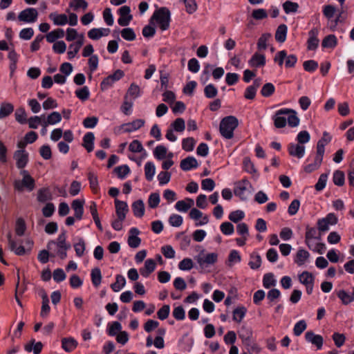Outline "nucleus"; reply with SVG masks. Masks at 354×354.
Returning a JSON list of instances; mask_svg holds the SVG:
<instances>
[{"instance_id":"17","label":"nucleus","mask_w":354,"mask_h":354,"mask_svg":"<svg viewBox=\"0 0 354 354\" xmlns=\"http://www.w3.org/2000/svg\"><path fill=\"white\" fill-rule=\"evenodd\" d=\"M198 165L196 159L192 156L182 160L180 164V167L183 171H189L192 168H196Z\"/></svg>"},{"instance_id":"12","label":"nucleus","mask_w":354,"mask_h":354,"mask_svg":"<svg viewBox=\"0 0 354 354\" xmlns=\"http://www.w3.org/2000/svg\"><path fill=\"white\" fill-rule=\"evenodd\" d=\"M9 248L11 251H13L17 255L21 256L26 253L25 248L20 245L18 247L17 246V243H21V241H15L12 239V235L10 233L7 235Z\"/></svg>"},{"instance_id":"57","label":"nucleus","mask_w":354,"mask_h":354,"mask_svg":"<svg viewBox=\"0 0 354 354\" xmlns=\"http://www.w3.org/2000/svg\"><path fill=\"white\" fill-rule=\"evenodd\" d=\"M275 279H274V276L272 273H267L264 275L263 279V284L266 288H269L271 286H274L275 285Z\"/></svg>"},{"instance_id":"36","label":"nucleus","mask_w":354,"mask_h":354,"mask_svg":"<svg viewBox=\"0 0 354 354\" xmlns=\"http://www.w3.org/2000/svg\"><path fill=\"white\" fill-rule=\"evenodd\" d=\"M247 309L244 306H239L233 311V320L240 323L245 315Z\"/></svg>"},{"instance_id":"24","label":"nucleus","mask_w":354,"mask_h":354,"mask_svg":"<svg viewBox=\"0 0 354 354\" xmlns=\"http://www.w3.org/2000/svg\"><path fill=\"white\" fill-rule=\"evenodd\" d=\"M14 111V106L10 102H3L0 106V119L10 115Z\"/></svg>"},{"instance_id":"35","label":"nucleus","mask_w":354,"mask_h":354,"mask_svg":"<svg viewBox=\"0 0 354 354\" xmlns=\"http://www.w3.org/2000/svg\"><path fill=\"white\" fill-rule=\"evenodd\" d=\"M156 167L153 162H147L145 165V174L146 179L151 181L155 174Z\"/></svg>"},{"instance_id":"23","label":"nucleus","mask_w":354,"mask_h":354,"mask_svg":"<svg viewBox=\"0 0 354 354\" xmlns=\"http://www.w3.org/2000/svg\"><path fill=\"white\" fill-rule=\"evenodd\" d=\"M287 31L288 28L286 25H279L275 32V39L279 43L284 42L286 39Z\"/></svg>"},{"instance_id":"10","label":"nucleus","mask_w":354,"mask_h":354,"mask_svg":"<svg viewBox=\"0 0 354 354\" xmlns=\"http://www.w3.org/2000/svg\"><path fill=\"white\" fill-rule=\"evenodd\" d=\"M115 212L118 218L124 220L126 214L129 211L128 205L126 202L115 200Z\"/></svg>"},{"instance_id":"9","label":"nucleus","mask_w":354,"mask_h":354,"mask_svg":"<svg viewBox=\"0 0 354 354\" xmlns=\"http://www.w3.org/2000/svg\"><path fill=\"white\" fill-rule=\"evenodd\" d=\"M18 169H24L28 162V153L25 150H17L13 156Z\"/></svg>"},{"instance_id":"49","label":"nucleus","mask_w":354,"mask_h":354,"mask_svg":"<svg viewBox=\"0 0 354 354\" xmlns=\"http://www.w3.org/2000/svg\"><path fill=\"white\" fill-rule=\"evenodd\" d=\"M251 261L249 262V266L251 269H258L261 264V258L259 254H252L250 256Z\"/></svg>"},{"instance_id":"20","label":"nucleus","mask_w":354,"mask_h":354,"mask_svg":"<svg viewBox=\"0 0 354 354\" xmlns=\"http://www.w3.org/2000/svg\"><path fill=\"white\" fill-rule=\"evenodd\" d=\"M94 140L95 136L92 132L86 133L84 136L82 146L88 152H91L93 150Z\"/></svg>"},{"instance_id":"32","label":"nucleus","mask_w":354,"mask_h":354,"mask_svg":"<svg viewBox=\"0 0 354 354\" xmlns=\"http://www.w3.org/2000/svg\"><path fill=\"white\" fill-rule=\"evenodd\" d=\"M337 37L334 35L326 36L322 41V46L324 48H333L337 46Z\"/></svg>"},{"instance_id":"30","label":"nucleus","mask_w":354,"mask_h":354,"mask_svg":"<svg viewBox=\"0 0 354 354\" xmlns=\"http://www.w3.org/2000/svg\"><path fill=\"white\" fill-rule=\"evenodd\" d=\"M52 194L48 188H42L38 191L37 200L40 203H45L51 200Z\"/></svg>"},{"instance_id":"25","label":"nucleus","mask_w":354,"mask_h":354,"mask_svg":"<svg viewBox=\"0 0 354 354\" xmlns=\"http://www.w3.org/2000/svg\"><path fill=\"white\" fill-rule=\"evenodd\" d=\"M194 205V201L191 198H187L185 201H179L176 203L175 207L178 211L187 212Z\"/></svg>"},{"instance_id":"51","label":"nucleus","mask_w":354,"mask_h":354,"mask_svg":"<svg viewBox=\"0 0 354 354\" xmlns=\"http://www.w3.org/2000/svg\"><path fill=\"white\" fill-rule=\"evenodd\" d=\"M195 140L193 138H187L183 140L182 147L186 151H192L195 145Z\"/></svg>"},{"instance_id":"38","label":"nucleus","mask_w":354,"mask_h":354,"mask_svg":"<svg viewBox=\"0 0 354 354\" xmlns=\"http://www.w3.org/2000/svg\"><path fill=\"white\" fill-rule=\"evenodd\" d=\"M15 120L20 124H26L27 122V114L23 107L18 108L15 113Z\"/></svg>"},{"instance_id":"22","label":"nucleus","mask_w":354,"mask_h":354,"mask_svg":"<svg viewBox=\"0 0 354 354\" xmlns=\"http://www.w3.org/2000/svg\"><path fill=\"white\" fill-rule=\"evenodd\" d=\"M132 209L135 216L142 217L145 214V204L142 200H138L133 203Z\"/></svg>"},{"instance_id":"58","label":"nucleus","mask_w":354,"mask_h":354,"mask_svg":"<svg viewBox=\"0 0 354 354\" xmlns=\"http://www.w3.org/2000/svg\"><path fill=\"white\" fill-rule=\"evenodd\" d=\"M76 96L81 100L85 101L89 97V90L87 86H84L75 91Z\"/></svg>"},{"instance_id":"27","label":"nucleus","mask_w":354,"mask_h":354,"mask_svg":"<svg viewBox=\"0 0 354 354\" xmlns=\"http://www.w3.org/2000/svg\"><path fill=\"white\" fill-rule=\"evenodd\" d=\"M64 36V31L63 29L57 28L48 32L46 37L49 43L55 42L57 39L62 38Z\"/></svg>"},{"instance_id":"21","label":"nucleus","mask_w":354,"mask_h":354,"mask_svg":"<svg viewBox=\"0 0 354 354\" xmlns=\"http://www.w3.org/2000/svg\"><path fill=\"white\" fill-rule=\"evenodd\" d=\"M62 120V115L59 112L54 111L49 114L46 120L41 123L42 126L47 127L49 124H55Z\"/></svg>"},{"instance_id":"60","label":"nucleus","mask_w":354,"mask_h":354,"mask_svg":"<svg viewBox=\"0 0 354 354\" xmlns=\"http://www.w3.org/2000/svg\"><path fill=\"white\" fill-rule=\"evenodd\" d=\"M245 216V214L241 210H236L234 212H232L229 215V219L234 222V223H238L241 220H242Z\"/></svg>"},{"instance_id":"64","label":"nucleus","mask_w":354,"mask_h":354,"mask_svg":"<svg viewBox=\"0 0 354 354\" xmlns=\"http://www.w3.org/2000/svg\"><path fill=\"white\" fill-rule=\"evenodd\" d=\"M170 312V307L169 305H164L161 308L158 310L157 312V315L158 319L160 320H165L166 319Z\"/></svg>"},{"instance_id":"2","label":"nucleus","mask_w":354,"mask_h":354,"mask_svg":"<svg viewBox=\"0 0 354 354\" xmlns=\"http://www.w3.org/2000/svg\"><path fill=\"white\" fill-rule=\"evenodd\" d=\"M331 140V135L328 132L324 131L323 133V136L317 142L316 156L314 163L311 164V170L317 169L320 167L325 152V146L330 142Z\"/></svg>"},{"instance_id":"7","label":"nucleus","mask_w":354,"mask_h":354,"mask_svg":"<svg viewBox=\"0 0 354 354\" xmlns=\"http://www.w3.org/2000/svg\"><path fill=\"white\" fill-rule=\"evenodd\" d=\"M278 115H288L286 121L291 127H295L298 126L299 123V119L297 116V112L291 109H281L278 110Z\"/></svg>"},{"instance_id":"18","label":"nucleus","mask_w":354,"mask_h":354,"mask_svg":"<svg viewBox=\"0 0 354 354\" xmlns=\"http://www.w3.org/2000/svg\"><path fill=\"white\" fill-rule=\"evenodd\" d=\"M251 67H261L266 64V57L263 55L255 53L248 62Z\"/></svg>"},{"instance_id":"39","label":"nucleus","mask_w":354,"mask_h":354,"mask_svg":"<svg viewBox=\"0 0 354 354\" xmlns=\"http://www.w3.org/2000/svg\"><path fill=\"white\" fill-rule=\"evenodd\" d=\"M337 297L342 300L344 305H347L354 301V296L348 294L344 290H339Z\"/></svg>"},{"instance_id":"37","label":"nucleus","mask_w":354,"mask_h":354,"mask_svg":"<svg viewBox=\"0 0 354 354\" xmlns=\"http://www.w3.org/2000/svg\"><path fill=\"white\" fill-rule=\"evenodd\" d=\"M170 128L177 132H183L185 129V120L181 118H176L170 126Z\"/></svg>"},{"instance_id":"11","label":"nucleus","mask_w":354,"mask_h":354,"mask_svg":"<svg viewBox=\"0 0 354 354\" xmlns=\"http://www.w3.org/2000/svg\"><path fill=\"white\" fill-rule=\"evenodd\" d=\"M130 235L128 238V244L132 248H137L141 243V239L138 236L140 233L138 229L132 227L129 231Z\"/></svg>"},{"instance_id":"34","label":"nucleus","mask_w":354,"mask_h":354,"mask_svg":"<svg viewBox=\"0 0 354 354\" xmlns=\"http://www.w3.org/2000/svg\"><path fill=\"white\" fill-rule=\"evenodd\" d=\"M308 257H309V254H308V251L303 250V249H300L297 252L295 262L298 266H301L308 259Z\"/></svg>"},{"instance_id":"61","label":"nucleus","mask_w":354,"mask_h":354,"mask_svg":"<svg viewBox=\"0 0 354 354\" xmlns=\"http://www.w3.org/2000/svg\"><path fill=\"white\" fill-rule=\"evenodd\" d=\"M129 149L133 153H140L144 150V148L139 140H134L130 143Z\"/></svg>"},{"instance_id":"15","label":"nucleus","mask_w":354,"mask_h":354,"mask_svg":"<svg viewBox=\"0 0 354 354\" xmlns=\"http://www.w3.org/2000/svg\"><path fill=\"white\" fill-rule=\"evenodd\" d=\"M288 152L290 156L301 158L305 153V147L300 144H290Z\"/></svg>"},{"instance_id":"8","label":"nucleus","mask_w":354,"mask_h":354,"mask_svg":"<svg viewBox=\"0 0 354 354\" xmlns=\"http://www.w3.org/2000/svg\"><path fill=\"white\" fill-rule=\"evenodd\" d=\"M14 186L15 189L18 191H23L24 188L26 187L28 191L31 192L35 189V182L32 177L23 178L21 181H15Z\"/></svg>"},{"instance_id":"33","label":"nucleus","mask_w":354,"mask_h":354,"mask_svg":"<svg viewBox=\"0 0 354 354\" xmlns=\"http://www.w3.org/2000/svg\"><path fill=\"white\" fill-rule=\"evenodd\" d=\"M115 279V282L111 285V288L114 292H118L125 286L126 280L125 278L120 274L116 275Z\"/></svg>"},{"instance_id":"40","label":"nucleus","mask_w":354,"mask_h":354,"mask_svg":"<svg viewBox=\"0 0 354 354\" xmlns=\"http://www.w3.org/2000/svg\"><path fill=\"white\" fill-rule=\"evenodd\" d=\"M74 248L76 255L79 257H82L86 249V243L84 240L82 238H80L78 242L74 244Z\"/></svg>"},{"instance_id":"28","label":"nucleus","mask_w":354,"mask_h":354,"mask_svg":"<svg viewBox=\"0 0 354 354\" xmlns=\"http://www.w3.org/2000/svg\"><path fill=\"white\" fill-rule=\"evenodd\" d=\"M91 281L95 287H98L102 282V273L98 268H95L91 270Z\"/></svg>"},{"instance_id":"14","label":"nucleus","mask_w":354,"mask_h":354,"mask_svg":"<svg viewBox=\"0 0 354 354\" xmlns=\"http://www.w3.org/2000/svg\"><path fill=\"white\" fill-rule=\"evenodd\" d=\"M84 200L76 199L71 203V207L74 210V216L77 220L82 218L84 214Z\"/></svg>"},{"instance_id":"53","label":"nucleus","mask_w":354,"mask_h":354,"mask_svg":"<svg viewBox=\"0 0 354 354\" xmlns=\"http://www.w3.org/2000/svg\"><path fill=\"white\" fill-rule=\"evenodd\" d=\"M204 93L206 97L213 98L217 95V88L212 84L207 85L204 88Z\"/></svg>"},{"instance_id":"45","label":"nucleus","mask_w":354,"mask_h":354,"mask_svg":"<svg viewBox=\"0 0 354 354\" xmlns=\"http://www.w3.org/2000/svg\"><path fill=\"white\" fill-rule=\"evenodd\" d=\"M270 37L271 34L270 33H264L259 37L257 42V48L259 50L266 49L267 41Z\"/></svg>"},{"instance_id":"13","label":"nucleus","mask_w":354,"mask_h":354,"mask_svg":"<svg viewBox=\"0 0 354 354\" xmlns=\"http://www.w3.org/2000/svg\"><path fill=\"white\" fill-rule=\"evenodd\" d=\"M145 120L142 119H136L131 122L125 123L121 125L120 128L124 129V132H131L136 131L144 126Z\"/></svg>"},{"instance_id":"55","label":"nucleus","mask_w":354,"mask_h":354,"mask_svg":"<svg viewBox=\"0 0 354 354\" xmlns=\"http://www.w3.org/2000/svg\"><path fill=\"white\" fill-rule=\"evenodd\" d=\"M298 4L295 2L287 1L283 3V8L286 13L296 12L298 9Z\"/></svg>"},{"instance_id":"43","label":"nucleus","mask_w":354,"mask_h":354,"mask_svg":"<svg viewBox=\"0 0 354 354\" xmlns=\"http://www.w3.org/2000/svg\"><path fill=\"white\" fill-rule=\"evenodd\" d=\"M246 187L244 185H236L234 189V193L235 196H239L241 200L246 201L248 196L245 194Z\"/></svg>"},{"instance_id":"16","label":"nucleus","mask_w":354,"mask_h":354,"mask_svg":"<svg viewBox=\"0 0 354 354\" xmlns=\"http://www.w3.org/2000/svg\"><path fill=\"white\" fill-rule=\"evenodd\" d=\"M156 268V262L152 259H147L144 267L140 268V273L144 277H148Z\"/></svg>"},{"instance_id":"41","label":"nucleus","mask_w":354,"mask_h":354,"mask_svg":"<svg viewBox=\"0 0 354 354\" xmlns=\"http://www.w3.org/2000/svg\"><path fill=\"white\" fill-rule=\"evenodd\" d=\"M328 174L326 173L320 175L317 183L315 185L316 191L321 192L325 188L328 180Z\"/></svg>"},{"instance_id":"50","label":"nucleus","mask_w":354,"mask_h":354,"mask_svg":"<svg viewBox=\"0 0 354 354\" xmlns=\"http://www.w3.org/2000/svg\"><path fill=\"white\" fill-rule=\"evenodd\" d=\"M275 88L272 83L265 84L261 91V93L263 97H270L274 92Z\"/></svg>"},{"instance_id":"48","label":"nucleus","mask_w":354,"mask_h":354,"mask_svg":"<svg viewBox=\"0 0 354 354\" xmlns=\"http://www.w3.org/2000/svg\"><path fill=\"white\" fill-rule=\"evenodd\" d=\"M113 171L119 178L122 179L130 172V169L127 165H124L116 167Z\"/></svg>"},{"instance_id":"54","label":"nucleus","mask_w":354,"mask_h":354,"mask_svg":"<svg viewBox=\"0 0 354 354\" xmlns=\"http://www.w3.org/2000/svg\"><path fill=\"white\" fill-rule=\"evenodd\" d=\"M283 115H278V111L276 112L274 118V124L276 128H283L286 127L287 121L286 118Z\"/></svg>"},{"instance_id":"4","label":"nucleus","mask_w":354,"mask_h":354,"mask_svg":"<svg viewBox=\"0 0 354 354\" xmlns=\"http://www.w3.org/2000/svg\"><path fill=\"white\" fill-rule=\"evenodd\" d=\"M171 13L168 8L162 7L156 10L151 17L159 24L162 30H166L169 27Z\"/></svg>"},{"instance_id":"19","label":"nucleus","mask_w":354,"mask_h":354,"mask_svg":"<svg viewBox=\"0 0 354 354\" xmlns=\"http://www.w3.org/2000/svg\"><path fill=\"white\" fill-rule=\"evenodd\" d=\"M77 346V342L73 337H64L62 339V347L66 352H71Z\"/></svg>"},{"instance_id":"44","label":"nucleus","mask_w":354,"mask_h":354,"mask_svg":"<svg viewBox=\"0 0 354 354\" xmlns=\"http://www.w3.org/2000/svg\"><path fill=\"white\" fill-rule=\"evenodd\" d=\"M167 149L163 145L157 146L154 151L153 155L158 160H162L167 156Z\"/></svg>"},{"instance_id":"47","label":"nucleus","mask_w":354,"mask_h":354,"mask_svg":"<svg viewBox=\"0 0 354 354\" xmlns=\"http://www.w3.org/2000/svg\"><path fill=\"white\" fill-rule=\"evenodd\" d=\"M26 226L25 221L23 218H19L16 221L15 232L18 236H22L24 234Z\"/></svg>"},{"instance_id":"46","label":"nucleus","mask_w":354,"mask_h":354,"mask_svg":"<svg viewBox=\"0 0 354 354\" xmlns=\"http://www.w3.org/2000/svg\"><path fill=\"white\" fill-rule=\"evenodd\" d=\"M160 201V195L158 193H151L149 196L148 205L151 208H156L158 206Z\"/></svg>"},{"instance_id":"6","label":"nucleus","mask_w":354,"mask_h":354,"mask_svg":"<svg viewBox=\"0 0 354 354\" xmlns=\"http://www.w3.org/2000/svg\"><path fill=\"white\" fill-rule=\"evenodd\" d=\"M38 12L35 8H28L21 11L18 15V20L24 23H34L37 21Z\"/></svg>"},{"instance_id":"31","label":"nucleus","mask_w":354,"mask_h":354,"mask_svg":"<svg viewBox=\"0 0 354 354\" xmlns=\"http://www.w3.org/2000/svg\"><path fill=\"white\" fill-rule=\"evenodd\" d=\"M345 181V175L342 171L335 170L333 175V182L337 186H343Z\"/></svg>"},{"instance_id":"56","label":"nucleus","mask_w":354,"mask_h":354,"mask_svg":"<svg viewBox=\"0 0 354 354\" xmlns=\"http://www.w3.org/2000/svg\"><path fill=\"white\" fill-rule=\"evenodd\" d=\"M193 267V261L189 258L183 259L178 264V268L181 270H190Z\"/></svg>"},{"instance_id":"3","label":"nucleus","mask_w":354,"mask_h":354,"mask_svg":"<svg viewBox=\"0 0 354 354\" xmlns=\"http://www.w3.org/2000/svg\"><path fill=\"white\" fill-rule=\"evenodd\" d=\"M57 245V254L61 259H65L67 257V250L71 248V244L66 243V231L63 230L58 236L57 241H50L47 244V248L50 250L53 245Z\"/></svg>"},{"instance_id":"63","label":"nucleus","mask_w":354,"mask_h":354,"mask_svg":"<svg viewBox=\"0 0 354 354\" xmlns=\"http://www.w3.org/2000/svg\"><path fill=\"white\" fill-rule=\"evenodd\" d=\"M221 232L225 235H230L234 231V225L230 222H224L220 226Z\"/></svg>"},{"instance_id":"59","label":"nucleus","mask_w":354,"mask_h":354,"mask_svg":"<svg viewBox=\"0 0 354 354\" xmlns=\"http://www.w3.org/2000/svg\"><path fill=\"white\" fill-rule=\"evenodd\" d=\"M243 167L244 169L250 173V174H255L257 173V169L254 167V164L252 162L251 160L248 157H245L243 159Z\"/></svg>"},{"instance_id":"1","label":"nucleus","mask_w":354,"mask_h":354,"mask_svg":"<svg viewBox=\"0 0 354 354\" xmlns=\"http://www.w3.org/2000/svg\"><path fill=\"white\" fill-rule=\"evenodd\" d=\"M238 125L239 120L235 116H226L221 120L219 131L223 138L231 139L234 137V131Z\"/></svg>"},{"instance_id":"52","label":"nucleus","mask_w":354,"mask_h":354,"mask_svg":"<svg viewBox=\"0 0 354 354\" xmlns=\"http://www.w3.org/2000/svg\"><path fill=\"white\" fill-rule=\"evenodd\" d=\"M121 35L123 39L127 41H133L136 39V34L131 28H125L122 30Z\"/></svg>"},{"instance_id":"5","label":"nucleus","mask_w":354,"mask_h":354,"mask_svg":"<svg viewBox=\"0 0 354 354\" xmlns=\"http://www.w3.org/2000/svg\"><path fill=\"white\" fill-rule=\"evenodd\" d=\"M201 271L214 265L218 259V254L215 252L205 254L204 250L201 251L194 257Z\"/></svg>"},{"instance_id":"29","label":"nucleus","mask_w":354,"mask_h":354,"mask_svg":"<svg viewBox=\"0 0 354 354\" xmlns=\"http://www.w3.org/2000/svg\"><path fill=\"white\" fill-rule=\"evenodd\" d=\"M42 343L41 342L35 343V339H32L30 344H26L25 346V350L26 351L30 352L32 350L34 354H39L42 350Z\"/></svg>"},{"instance_id":"26","label":"nucleus","mask_w":354,"mask_h":354,"mask_svg":"<svg viewBox=\"0 0 354 354\" xmlns=\"http://www.w3.org/2000/svg\"><path fill=\"white\" fill-rule=\"evenodd\" d=\"M49 17L53 20L55 25L64 26L68 23V17L65 14H56L55 12L50 14Z\"/></svg>"},{"instance_id":"42","label":"nucleus","mask_w":354,"mask_h":354,"mask_svg":"<svg viewBox=\"0 0 354 354\" xmlns=\"http://www.w3.org/2000/svg\"><path fill=\"white\" fill-rule=\"evenodd\" d=\"M324 339L322 335L311 332V344L316 346L317 350H321L323 346Z\"/></svg>"},{"instance_id":"62","label":"nucleus","mask_w":354,"mask_h":354,"mask_svg":"<svg viewBox=\"0 0 354 354\" xmlns=\"http://www.w3.org/2000/svg\"><path fill=\"white\" fill-rule=\"evenodd\" d=\"M332 338L335 342V346L338 348L343 346L346 340V337L344 335L339 333H334Z\"/></svg>"}]
</instances>
